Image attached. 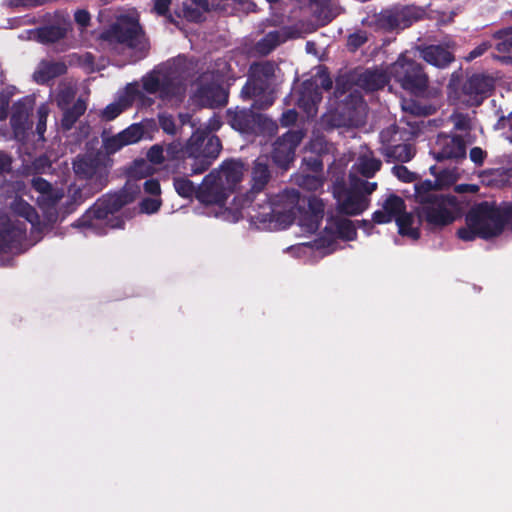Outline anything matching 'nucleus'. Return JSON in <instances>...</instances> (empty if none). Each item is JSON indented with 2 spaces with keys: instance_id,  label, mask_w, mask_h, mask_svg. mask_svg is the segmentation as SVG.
I'll return each instance as SVG.
<instances>
[{
  "instance_id": "9d476101",
  "label": "nucleus",
  "mask_w": 512,
  "mask_h": 512,
  "mask_svg": "<svg viewBox=\"0 0 512 512\" xmlns=\"http://www.w3.org/2000/svg\"><path fill=\"white\" fill-rule=\"evenodd\" d=\"M100 39L114 50L127 48L144 52L148 48L142 28L136 22L118 21L104 30Z\"/></svg>"
},
{
  "instance_id": "bf43d9fd",
  "label": "nucleus",
  "mask_w": 512,
  "mask_h": 512,
  "mask_svg": "<svg viewBox=\"0 0 512 512\" xmlns=\"http://www.w3.org/2000/svg\"><path fill=\"white\" fill-rule=\"evenodd\" d=\"M309 164L311 165L312 170H313V171H315V172H318V171H321V170H322L323 164H322V162H321L318 158H316V157L311 158V159L309 160Z\"/></svg>"
},
{
  "instance_id": "0eeeda50",
  "label": "nucleus",
  "mask_w": 512,
  "mask_h": 512,
  "mask_svg": "<svg viewBox=\"0 0 512 512\" xmlns=\"http://www.w3.org/2000/svg\"><path fill=\"white\" fill-rule=\"evenodd\" d=\"M281 70L271 60L254 62L249 67L248 80L241 90L245 97L255 98V109H266L275 101L276 86L280 81Z\"/></svg>"
},
{
  "instance_id": "6e6552de",
  "label": "nucleus",
  "mask_w": 512,
  "mask_h": 512,
  "mask_svg": "<svg viewBox=\"0 0 512 512\" xmlns=\"http://www.w3.org/2000/svg\"><path fill=\"white\" fill-rule=\"evenodd\" d=\"M131 201L132 197L124 191L107 194L96 201L73 226L86 228L97 235L106 233L104 226L122 228L123 221L114 216V214Z\"/></svg>"
},
{
  "instance_id": "f3484780",
  "label": "nucleus",
  "mask_w": 512,
  "mask_h": 512,
  "mask_svg": "<svg viewBox=\"0 0 512 512\" xmlns=\"http://www.w3.org/2000/svg\"><path fill=\"white\" fill-rule=\"evenodd\" d=\"M422 11L415 6H393L381 11L376 16V24L386 31L404 29L418 20Z\"/></svg>"
},
{
  "instance_id": "ea45409f",
  "label": "nucleus",
  "mask_w": 512,
  "mask_h": 512,
  "mask_svg": "<svg viewBox=\"0 0 512 512\" xmlns=\"http://www.w3.org/2000/svg\"><path fill=\"white\" fill-rule=\"evenodd\" d=\"M141 97L142 92L140 90V86L137 82H134L127 84L123 95H121L119 98L127 107H129L136 99Z\"/></svg>"
},
{
  "instance_id": "2eb2a0df",
  "label": "nucleus",
  "mask_w": 512,
  "mask_h": 512,
  "mask_svg": "<svg viewBox=\"0 0 512 512\" xmlns=\"http://www.w3.org/2000/svg\"><path fill=\"white\" fill-rule=\"evenodd\" d=\"M494 86L492 77L484 74H474L469 77L460 91L454 89V83L449 84V96L467 106H479Z\"/></svg>"
},
{
  "instance_id": "5701e85b",
  "label": "nucleus",
  "mask_w": 512,
  "mask_h": 512,
  "mask_svg": "<svg viewBox=\"0 0 512 512\" xmlns=\"http://www.w3.org/2000/svg\"><path fill=\"white\" fill-rule=\"evenodd\" d=\"M288 37L289 35L286 28L270 31L254 44L253 51L257 55H268L276 47L284 43Z\"/></svg>"
},
{
  "instance_id": "052dcab7",
  "label": "nucleus",
  "mask_w": 512,
  "mask_h": 512,
  "mask_svg": "<svg viewBox=\"0 0 512 512\" xmlns=\"http://www.w3.org/2000/svg\"><path fill=\"white\" fill-rule=\"evenodd\" d=\"M8 165V161L3 153L0 152V173L4 171L5 167Z\"/></svg>"
},
{
  "instance_id": "4d7b16f0",
  "label": "nucleus",
  "mask_w": 512,
  "mask_h": 512,
  "mask_svg": "<svg viewBox=\"0 0 512 512\" xmlns=\"http://www.w3.org/2000/svg\"><path fill=\"white\" fill-rule=\"evenodd\" d=\"M491 47V44L489 42H483L477 47H475L472 51L469 52L466 59L468 61L474 60L477 57H480L483 55L489 48Z\"/></svg>"
},
{
  "instance_id": "3c124183",
  "label": "nucleus",
  "mask_w": 512,
  "mask_h": 512,
  "mask_svg": "<svg viewBox=\"0 0 512 512\" xmlns=\"http://www.w3.org/2000/svg\"><path fill=\"white\" fill-rule=\"evenodd\" d=\"M392 173L401 181L410 183L415 179V174L409 171L403 165H396L392 168Z\"/></svg>"
},
{
  "instance_id": "20e7f679",
  "label": "nucleus",
  "mask_w": 512,
  "mask_h": 512,
  "mask_svg": "<svg viewBox=\"0 0 512 512\" xmlns=\"http://www.w3.org/2000/svg\"><path fill=\"white\" fill-rule=\"evenodd\" d=\"M221 151V142L206 130H196L184 146L179 140L169 143L165 149L167 160H192V174H201L208 170Z\"/></svg>"
},
{
  "instance_id": "c03bdc74",
  "label": "nucleus",
  "mask_w": 512,
  "mask_h": 512,
  "mask_svg": "<svg viewBox=\"0 0 512 512\" xmlns=\"http://www.w3.org/2000/svg\"><path fill=\"white\" fill-rule=\"evenodd\" d=\"M49 114V109L46 105H41L37 109V125H36V133L39 136V140H44V133L46 131V123L47 117Z\"/></svg>"
},
{
  "instance_id": "69168bd1",
  "label": "nucleus",
  "mask_w": 512,
  "mask_h": 512,
  "mask_svg": "<svg viewBox=\"0 0 512 512\" xmlns=\"http://www.w3.org/2000/svg\"><path fill=\"white\" fill-rule=\"evenodd\" d=\"M312 44L310 42H307L306 44V48H307V51H309V47L311 46Z\"/></svg>"
},
{
  "instance_id": "680f3d73",
  "label": "nucleus",
  "mask_w": 512,
  "mask_h": 512,
  "mask_svg": "<svg viewBox=\"0 0 512 512\" xmlns=\"http://www.w3.org/2000/svg\"><path fill=\"white\" fill-rule=\"evenodd\" d=\"M7 117V109L4 106L0 107V120H4Z\"/></svg>"
},
{
  "instance_id": "39448f33",
  "label": "nucleus",
  "mask_w": 512,
  "mask_h": 512,
  "mask_svg": "<svg viewBox=\"0 0 512 512\" xmlns=\"http://www.w3.org/2000/svg\"><path fill=\"white\" fill-rule=\"evenodd\" d=\"M415 197L419 203L418 216L431 227L451 224L458 214L459 203L455 196L441 193L435 182L425 180L415 185Z\"/></svg>"
},
{
  "instance_id": "b1692460",
  "label": "nucleus",
  "mask_w": 512,
  "mask_h": 512,
  "mask_svg": "<svg viewBox=\"0 0 512 512\" xmlns=\"http://www.w3.org/2000/svg\"><path fill=\"white\" fill-rule=\"evenodd\" d=\"M391 76L389 71L386 72L382 69H367L357 78V85L366 91H375L382 89L388 82Z\"/></svg>"
},
{
  "instance_id": "a19ab883",
  "label": "nucleus",
  "mask_w": 512,
  "mask_h": 512,
  "mask_svg": "<svg viewBox=\"0 0 512 512\" xmlns=\"http://www.w3.org/2000/svg\"><path fill=\"white\" fill-rule=\"evenodd\" d=\"M126 108H128L119 98L117 102L111 103L105 107L101 116L106 121H111L119 116Z\"/></svg>"
},
{
  "instance_id": "5fc2aeb1",
  "label": "nucleus",
  "mask_w": 512,
  "mask_h": 512,
  "mask_svg": "<svg viewBox=\"0 0 512 512\" xmlns=\"http://www.w3.org/2000/svg\"><path fill=\"white\" fill-rule=\"evenodd\" d=\"M75 22L82 28H86L91 20L90 13L85 9H79L74 14Z\"/></svg>"
},
{
  "instance_id": "72a5a7b5",
  "label": "nucleus",
  "mask_w": 512,
  "mask_h": 512,
  "mask_svg": "<svg viewBox=\"0 0 512 512\" xmlns=\"http://www.w3.org/2000/svg\"><path fill=\"white\" fill-rule=\"evenodd\" d=\"M127 145L140 141L144 136V129L140 124H132L120 132Z\"/></svg>"
},
{
  "instance_id": "8fccbe9b",
  "label": "nucleus",
  "mask_w": 512,
  "mask_h": 512,
  "mask_svg": "<svg viewBox=\"0 0 512 512\" xmlns=\"http://www.w3.org/2000/svg\"><path fill=\"white\" fill-rule=\"evenodd\" d=\"M171 0H154L153 10L160 16H166L169 22H174L172 15L169 14Z\"/></svg>"
},
{
  "instance_id": "0e129e2a",
  "label": "nucleus",
  "mask_w": 512,
  "mask_h": 512,
  "mask_svg": "<svg viewBox=\"0 0 512 512\" xmlns=\"http://www.w3.org/2000/svg\"><path fill=\"white\" fill-rule=\"evenodd\" d=\"M179 117H180L182 124H185L190 118V116L188 114H180Z\"/></svg>"
},
{
  "instance_id": "09e8293b",
  "label": "nucleus",
  "mask_w": 512,
  "mask_h": 512,
  "mask_svg": "<svg viewBox=\"0 0 512 512\" xmlns=\"http://www.w3.org/2000/svg\"><path fill=\"white\" fill-rule=\"evenodd\" d=\"M161 206V199L159 197L145 198L141 201V211L147 214L155 213Z\"/></svg>"
},
{
  "instance_id": "a211bd4d",
  "label": "nucleus",
  "mask_w": 512,
  "mask_h": 512,
  "mask_svg": "<svg viewBox=\"0 0 512 512\" xmlns=\"http://www.w3.org/2000/svg\"><path fill=\"white\" fill-rule=\"evenodd\" d=\"M194 101L202 107L216 108L226 105L228 94L215 79L214 74L204 73L198 79V88L194 93Z\"/></svg>"
},
{
  "instance_id": "c756f323",
  "label": "nucleus",
  "mask_w": 512,
  "mask_h": 512,
  "mask_svg": "<svg viewBox=\"0 0 512 512\" xmlns=\"http://www.w3.org/2000/svg\"><path fill=\"white\" fill-rule=\"evenodd\" d=\"M321 99L322 96L317 86L308 81L303 83L301 96L298 99L300 107H303L308 114L315 113V106Z\"/></svg>"
},
{
  "instance_id": "aec40b11",
  "label": "nucleus",
  "mask_w": 512,
  "mask_h": 512,
  "mask_svg": "<svg viewBox=\"0 0 512 512\" xmlns=\"http://www.w3.org/2000/svg\"><path fill=\"white\" fill-rule=\"evenodd\" d=\"M304 135L301 129L289 130L274 142L272 159L277 166L288 168L295 158L296 148L303 140Z\"/></svg>"
},
{
  "instance_id": "49530a36",
  "label": "nucleus",
  "mask_w": 512,
  "mask_h": 512,
  "mask_svg": "<svg viewBox=\"0 0 512 512\" xmlns=\"http://www.w3.org/2000/svg\"><path fill=\"white\" fill-rule=\"evenodd\" d=\"M164 153L165 150L163 146L155 144L148 150L147 158L151 163L159 165L166 159V155Z\"/></svg>"
},
{
  "instance_id": "2f4dec72",
  "label": "nucleus",
  "mask_w": 512,
  "mask_h": 512,
  "mask_svg": "<svg viewBox=\"0 0 512 512\" xmlns=\"http://www.w3.org/2000/svg\"><path fill=\"white\" fill-rule=\"evenodd\" d=\"M86 108L87 106L85 101L78 99L71 108L64 111L63 118L61 120L62 128L64 130H70L80 116L85 113Z\"/></svg>"
},
{
  "instance_id": "37998d69",
  "label": "nucleus",
  "mask_w": 512,
  "mask_h": 512,
  "mask_svg": "<svg viewBox=\"0 0 512 512\" xmlns=\"http://www.w3.org/2000/svg\"><path fill=\"white\" fill-rule=\"evenodd\" d=\"M339 235L346 240H353L356 236V229L348 219H340L336 222Z\"/></svg>"
},
{
  "instance_id": "393cba45",
  "label": "nucleus",
  "mask_w": 512,
  "mask_h": 512,
  "mask_svg": "<svg viewBox=\"0 0 512 512\" xmlns=\"http://www.w3.org/2000/svg\"><path fill=\"white\" fill-rule=\"evenodd\" d=\"M67 66L61 61H41L33 73V79L38 84H45L50 80L66 73Z\"/></svg>"
},
{
  "instance_id": "6e6d98bb",
  "label": "nucleus",
  "mask_w": 512,
  "mask_h": 512,
  "mask_svg": "<svg viewBox=\"0 0 512 512\" xmlns=\"http://www.w3.org/2000/svg\"><path fill=\"white\" fill-rule=\"evenodd\" d=\"M298 113L294 109L283 112L280 122L282 126L288 127L297 121Z\"/></svg>"
},
{
  "instance_id": "412c9836",
  "label": "nucleus",
  "mask_w": 512,
  "mask_h": 512,
  "mask_svg": "<svg viewBox=\"0 0 512 512\" xmlns=\"http://www.w3.org/2000/svg\"><path fill=\"white\" fill-rule=\"evenodd\" d=\"M56 18L57 21L54 24L27 30L26 38L42 44H52L62 40L70 27L69 17L57 13Z\"/></svg>"
},
{
  "instance_id": "e2e57ef3",
  "label": "nucleus",
  "mask_w": 512,
  "mask_h": 512,
  "mask_svg": "<svg viewBox=\"0 0 512 512\" xmlns=\"http://www.w3.org/2000/svg\"><path fill=\"white\" fill-rule=\"evenodd\" d=\"M332 86V82L331 80L327 79V80H323L322 82V87L326 90L330 89Z\"/></svg>"
},
{
  "instance_id": "6ab92c4d",
  "label": "nucleus",
  "mask_w": 512,
  "mask_h": 512,
  "mask_svg": "<svg viewBox=\"0 0 512 512\" xmlns=\"http://www.w3.org/2000/svg\"><path fill=\"white\" fill-rule=\"evenodd\" d=\"M430 153L438 162L444 160L459 162L466 158V143L458 135L441 133L432 145Z\"/></svg>"
},
{
  "instance_id": "79ce46f5",
  "label": "nucleus",
  "mask_w": 512,
  "mask_h": 512,
  "mask_svg": "<svg viewBox=\"0 0 512 512\" xmlns=\"http://www.w3.org/2000/svg\"><path fill=\"white\" fill-rule=\"evenodd\" d=\"M449 120L457 131L467 132L471 129V119L467 114L453 113L450 115Z\"/></svg>"
},
{
  "instance_id": "de8ad7c7",
  "label": "nucleus",
  "mask_w": 512,
  "mask_h": 512,
  "mask_svg": "<svg viewBox=\"0 0 512 512\" xmlns=\"http://www.w3.org/2000/svg\"><path fill=\"white\" fill-rule=\"evenodd\" d=\"M367 41V35L364 31L355 32L348 37L347 45L352 50L355 51L362 45H364Z\"/></svg>"
},
{
  "instance_id": "c85d7f7f",
  "label": "nucleus",
  "mask_w": 512,
  "mask_h": 512,
  "mask_svg": "<svg viewBox=\"0 0 512 512\" xmlns=\"http://www.w3.org/2000/svg\"><path fill=\"white\" fill-rule=\"evenodd\" d=\"M381 153L386 157L388 162H408L414 157L415 150L410 143H396L381 148Z\"/></svg>"
},
{
  "instance_id": "e433bc0d",
  "label": "nucleus",
  "mask_w": 512,
  "mask_h": 512,
  "mask_svg": "<svg viewBox=\"0 0 512 512\" xmlns=\"http://www.w3.org/2000/svg\"><path fill=\"white\" fill-rule=\"evenodd\" d=\"M203 11L201 8L191 5L188 1H184L182 4L181 12L178 14L179 16L185 18L191 22H199L202 20Z\"/></svg>"
},
{
  "instance_id": "f257e3e1",
  "label": "nucleus",
  "mask_w": 512,
  "mask_h": 512,
  "mask_svg": "<svg viewBox=\"0 0 512 512\" xmlns=\"http://www.w3.org/2000/svg\"><path fill=\"white\" fill-rule=\"evenodd\" d=\"M271 179L268 159L258 157L251 171V189L246 193L244 205H247L251 220L268 229H285L296 219L300 211V193L296 189H286L275 196L263 193Z\"/></svg>"
},
{
  "instance_id": "f704fd0d",
  "label": "nucleus",
  "mask_w": 512,
  "mask_h": 512,
  "mask_svg": "<svg viewBox=\"0 0 512 512\" xmlns=\"http://www.w3.org/2000/svg\"><path fill=\"white\" fill-rule=\"evenodd\" d=\"M298 185L308 191H317L323 186V178L320 175H301L298 178Z\"/></svg>"
},
{
  "instance_id": "bb28decb",
  "label": "nucleus",
  "mask_w": 512,
  "mask_h": 512,
  "mask_svg": "<svg viewBox=\"0 0 512 512\" xmlns=\"http://www.w3.org/2000/svg\"><path fill=\"white\" fill-rule=\"evenodd\" d=\"M420 53L421 57L427 63L438 68L446 67L454 59L451 52L440 45L427 46L423 48Z\"/></svg>"
},
{
  "instance_id": "dca6fc26",
  "label": "nucleus",
  "mask_w": 512,
  "mask_h": 512,
  "mask_svg": "<svg viewBox=\"0 0 512 512\" xmlns=\"http://www.w3.org/2000/svg\"><path fill=\"white\" fill-rule=\"evenodd\" d=\"M350 191L345 198L339 201V210L346 215H358L367 209L369 205L368 196L377 188L376 182L350 175Z\"/></svg>"
},
{
  "instance_id": "a18cd8bd",
  "label": "nucleus",
  "mask_w": 512,
  "mask_h": 512,
  "mask_svg": "<svg viewBox=\"0 0 512 512\" xmlns=\"http://www.w3.org/2000/svg\"><path fill=\"white\" fill-rule=\"evenodd\" d=\"M160 128L169 135H175L177 126L174 117L168 113H162L158 117Z\"/></svg>"
},
{
  "instance_id": "423d86ee",
  "label": "nucleus",
  "mask_w": 512,
  "mask_h": 512,
  "mask_svg": "<svg viewBox=\"0 0 512 512\" xmlns=\"http://www.w3.org/2000/svg\"><path fill=\"white\" fill-rule=\"evenodd\" d=\"M187 71L179 60L168 61L142 77L143 89L173 104L182 101L186 91Z\"/></svg>"
},
{
  "instance_id": "c9c22d12",
  "label": "nucleus",
  "mask_w": 512,
  "mask_h": 512,
  "mask_svg": "<svg viewBox=\"0 0 512 512\" xmlns=\"http://www.w3.org/2000/svg\"><path fill=\"white\" fill-rule=\"evenodd\" d=\"M28 116V109L23 102H17L12 108L11 125L14 128H19L24 124Z\"/></svg>"
},
{
  "instance_id": "a878e982",
  "label": "nucleus",
  "mask_w": 512,
  "mask_h": 512,
  "mask_svg": "<svg viewBox=\"0 0 512 512\" xmlns=\"http://www.w3.org/2000/svg\"><path fill=\"white\" fill-rule=\"evenodd\" d=\"M381 166V160L375 157L373 151L365 149L359 154L353 169L365 178H372L381 169Z\"/></svg>"
},
{
  "instance_id": "473e14b6",
  "label": "nucleus",
  "mask_w": 512,
  "mask_h": 512,
  "mask_svg": "<svg viewBox=\"0 0 512 512\" xmlns=\"http://www.w3.org/2000/svg\"><path fill=\"white\" fill-rule=\"evenodd\" d=\"M403 112L413 116H426L429 114V108L421 105L414 99H403L401 101Z\"/></svg>"
},
{
  "instance_id": "4468645a",
  "label": "nucleus",
  "mask_w": 512,
  "mask_h": 512,
  "mask_svg": "<svg viewBox=\"0 0 512 512\" xmlns=\"http://www.w3.org/2000/svg\"><path fill=\"white\" fill-rule=\"evenodd\" d=\"M230 126L242 134L276 133L278 126L265 115L253 112L251 109H236L227 112Z\"/></svg>"
},
{
  "instance_id": "4c0bfd02",
  "label": "nucleus",
  "mask_w": 512,
  "mask_h": 512,
  "mask_svg": "<svg viewBox=\"0 0 512 512\" xmlns=\"http://www.w3.org/2000/svg\"><path fill=\"white\" fill-rule=\"evenodd\" d=\"M126 145L127 144L125 143V140H123L120 132L116 135L103 139V149L107 155L115 154Z\"/></svg>"
},
{
  "instance_id": "cd10ccee",
  "label": "nucleus",
  "mask_w": 512,
  "mask_h": 512,
  "mask_svg": "<svg viewBox=\"0 0 512 512\" xmlns=\"http://www.w3.org/2000/svg\"><path fill=\"white\" fill-rule=\"evenodd\" d=\"M494 37L499 40L496 44L498 54L494 57L503 63H512V27L497 31Z\"/></svg>"
},
{
  "instance_id": "603ef678",
  "label": "nucleus",
  "mask_w": 512,
  "mask_h": 512,
  "mask_svg": "<svg viewBox=\"0 0 512 512\" xmlns=\"http://www.w3.org/2000/svg\"><path fill=\"white\" fill-rule=\"evenodd\" d=\"M486 157V151L480 147H473L469 152V158L476 166H482Z\"/></svg>"
},
{
  "instance_id": "4be33fe9",
  "label": "nucleus",
  "mask_w": 512,
  "mask_h": 512,
  "mask_svg": "<svg viewBox=\"0 0 512 512\" xmlns=\"http://www.w3.org/2000/svg\"><path fill=\"white\" fill-rule=\"evenodd\" d=\"M325 205L322 199L316 196L308 198V211L299 218V225L307 233L318 230L324 216Z\"/></svg>"
},
{
  "instance_id": "13d9d810",
  "label": "nucleus",
  "mask_w": 512,
  "mask_h": 512,
  "mask_svg": "<svg viewBox=\"0 0 512 512\" xmlns=\"http://www.w3.org/2000/svg\"><path fill=\"white\" fill-rule=\"evenodd\" d=\"M74 97V93L67 89L65 91H62L58 95V105L62 106L63 104H67L72 98Z\"/></svg>"
},
{
  "instance_id": "58836bf2",
  "label": "nucleus",
  "mask_w": 512,
  "mask_h": 512,
  "mask_svg": "<svg viewBox=\"0 0 512 512\" xmlns=\"http://www.w3.org/2000/svg\"><path fill=\"white\" fill-rule=\"evenodd\" d=\"M398 134L399 129L396 125H391L383 129L379 134L380 142L382 144L381 148L396 144L401 139L400 137H397Z\"/></svg>"
},
{
  "instance_id": "f03ea898",
  "label": "nucleus",
  "mask_w": 512,
  "mask_h": 512,
  "mask_svg": "<svg viewBox=\"0 0 512 512\" xmlns=\"http://www.w3.org/2000/svg\"><path fill=\"white\" fill-rule=\"evenodd\" d=\"M244 165L241 161H225L218 169L206 175L198 188L187 178H175L174 187L177 193L185 198L193 195L203 204L223 206L230 193L241 182Z\"/></svg>"
},
{
  "instance_id": "9b49d317",
  "label": "nucleus",
  "mask_w": 512,
  "mask_h": 512,
  "mask_svg": "<svg viewBox=\"0 0 512 512\" xmlns=\"http://www.w3.org/2000/svg\"><path fill=\"white\" fill-rule=\"evenodd\" d=\"M393 219L399 228V233L413 239L419 237V230L413 227L415 218L411 213L405 212L404 200L394 194H390L382 204V209L373 213V221L377 224H385Z\"/></svg>"
},
{
  "instance_id": "f8f14e48",
  "label": "nucleus",
  "mask_w": 512,
  "mask_h": 512,
  "mask_svg": "<svg viewBox=\"0 0 512 512\" xmlns=\"http://www.w3.org/2000/svg\"><path fill=\"white\" fill-rule=\"evenodd\" d=\"M110 167L111 160L101 153L79 155L73 162L75 174L89 180L96 191L106 186Z\"/></svg>"
},
{
  "instance_id": "7c9ffc66",
  "label": "nucleus",
  "mask_w": 512,
  "mask_h": 512,
  "mask_svg": "<svg viewBox=\"0 0 512 512\" xmlns=\"http://www.w3.org/2000/svg\"><path fill=\"white\" fill-rule=\"evenodd\" d=\"M32 187L40 193V196L37 198V201L40 205H46L47 207L54 206L58 200L59 196L54 191L52 185L41 177H34L31 181Z\"/></svg>"
},
{
  "instance_id": "864d4df0",
  "label": "nucleus",
  "mask_w": 512,
  "mask_h": 512,
  "mask_svg": "<svg viewBox=\"0 0 512 512\" xmlns=\"http://www.w3.org/2000/svg\"><path fill=\"white\" fill-rule=\"evenodd\" d=\"M146 193L159 197L161 193L160 183L156 179H148L143 184Z\"/></svg>"
},
{
  "instance_id": "1a4fd4ad",
  "label": "nucleus",
  "mask_w": 512,
  "mask_h": 512,
  "mask_svg": "<svg viewBox=\"0 0 512 512\" xmlns=\"http://www.w3.org/2000/svg\"><path fill=\"white\" fill-rule=\"evenodd\" d=\"M14 218H8L0 228V251L21 253L26 239L27 224L32 228L39 224V216L33 206L21 198L11 203Z\"/></svg>"
},
{
  "instance_id": "ddd939ff",
  "label": "nucleus",
  "mask_w": 512,
  "mask_h": 512,
  "mask_svg": "<svg viewBox=\"0 0 512 512\" xmlns=\"http://www.w3.org/2000/svg\"><path fill=\"white\" fill-rule=\"evenodd\" d=\"M389 75L412 93H421L427 88L428 78L420 64L403 55L389 67Z\"/></svg>"
},
{
  "instance_id": "7ed1b4c3",
  "label": "nucleus",
  "mask_w": 512,
  "mask_h": 512,
  "mask_svg": "<svg viewBox=\"0 0 512 512\" xmlns=\"http://www.w3.org/2000/svg\"><path fill=\"white\" fill-rule=\"evenodd\" d=\"M466 225L457 232L464 241H472L476 237L489 239L501 234L504 228L512 230V205L499 208L489 202H481L467 213Z\"/></svg>"
}]
</instances>
